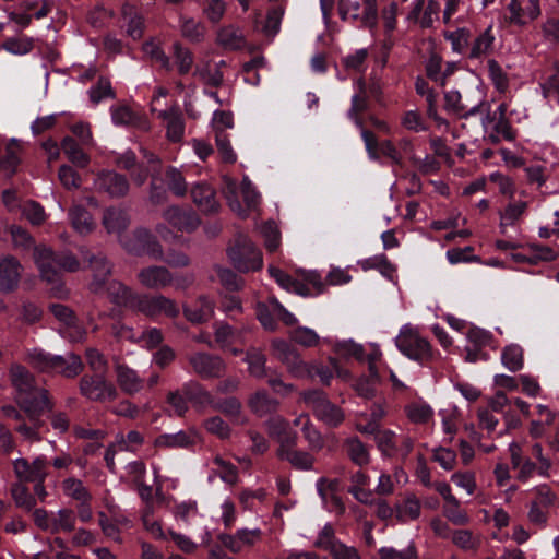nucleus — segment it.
<instances>
[{
  "label": "nucleus",
  "mask_w": 559,
  "mask_h": 559,
  "mask_svg": "<svg viewBox=\"0 0 559 559\" xmlns=\"http://www.w3.org/2000/svg\"><path fill=\"white\" fill-rule=\"evenodd\" d=\"M10 377L16 390V401L32 421L50 407L48 393L34 384V377L23 366L14 364L10 368Z\"/></svg>",
  "instance_id": "nucleus-1"
},
{
  "label": "nucleus",
  "mask_w": 559,
  "mask_h": 559,
  "mask_svg": "<svg viewBox=\"0 0 559 559\" xmlns=\"http://www.w3.org/2000/svg\"><path fill=\"white\" fill-rule=\"evenodd\" d=\"M34 261L39 269L41 277L48 283L57 282L61 270L75 272L80 267L78 259L72 253H62L57 257L46 246L35 247Z\"/></svg>",
  "instance_id": "nucleus-2"
},
{
  "label": "nucleus",
  "mask_w": 559,
  "mask_h": 559,
  "mask_svg": "<svg viewBox=\"0 0 559 559\" xmlns=\"http://www.w3.org/2000/svg\"><path fill=\"white\" fill-rule=\"evenodd\" d=\"M223 193L230 210L242 217L247 215V211L254 210L261 199L248 177H243L240 186L236 180L224 177Z\"/></svg>",
  "instance_id": "nucleus-3"
},
{
  "label": "nucleus",
  "mask_w": 559,
  "mask_h": 559,
  "mask_svg": "<svg viewBox=\"0 0 559 559\" xmlns=\"http://www.w3.org/2000/svg\"><path fill=\"white\" fill-rule=\"evenodd\" d=\"M228 257L233 265L240 272H254L262 267L261 251L246 236H239L228 250Z\"/></svg>",
  "instance_id": "nucleus-4"
},
{
  "label": "nucleus",
  "mask_w": 559,
  "mask_h": 559,
  "mask_svg": "<svg viewBox=\"0 0 559 559\" xmlns=\"http://www.w3.org/2000/svg\"><path fill=\"white\" fill-rule=\"evenodd\" d=\"M395 344L400 352L411 359L424 362L431 358L430 344L409 324L402 326L395 337Z\"/></svg>",
  "instance_id": "nucleus-5"
},
{
  "label": "nucleus",
  "mask_w": 559,
  "mask_h": 559,
  "mask_svg": "<svg viewBox=\"0 0 559 559\" xmlns=\"http://www.w3.org/2000/svg\"><path fill=\"white\" fill-rule=\"evenodd\" d=\"M340 14L343 20L373 28L377 24L378 11L376 0H340Z\"/></svg>",
  "instance_id": "nucleus-6"
},
{
  "label": "nucleus",
  "mask_w": 559,
  "mask_h": 559,
  "mask_svg": "<svg viewBox=\"0 0 559 559\" xmlns=\"http://www.w3.org/2000/svg\"><path fill=\"white\" fill-rule=\"evenodd\" d=\"M374 442L384 457L406 459L414 447V441L409 436H399L391 429L377 430Z\"/></svg>",
  "instance_id": "nucleus-7"
},
{
  "label": "nucleus",
  "mask_w": 559,
  "mask_h": 559,
  "mask_svg": "<svg viewBox=\"0 0 559 559\" xmlns=\"http://www.w3.org/2000/svg\"><path fill=\"white\" fill-rule=\"evenodd\" d=\"M131 310L139 311L146 317L155 318L164 314L169 318H176L180 310L178 305L163 295H135Z\"/></svg>",
  "instance_id": "nucleus-8"
},
{
  "label": "nucleus",
  "mask_w": 559,
  "mask_h": 559,
  "mask_svg": "<svg viewBox=\"0 0 559 559\" xmlns=\"http://www.w3.org/2000/svg\"><path fill=\"white\" fill-rule=\"evenodd\" d=\"M80 393L94 402H110L117 399L118 391L103 373L85 374L80 380Z\"/></svg>",
  "instance_id": "nucleus-9"
},
{
  "label": "nucleus",
  "mask_w": 559,
  "mask_h": 559,
  "mask_svg": "<svg viewBox=\"0 0 559 559\" xmlns=\"http://www.w3.org/2000/svg\"><path fill=\"white\" fill-rule=\"evenodd\" d=\"M120 242L123 248L132 254H147L156 260L163 259V250L160 245L145 228L136 229L131 237L120 238Z\"/></svg>",
  "instance_id": "nucleus-10"
},
{
  "label": "nucleus",
  "mask_w": 559,
  "mask_h": 559,
  "mask_svg": "<svg viewBox=\"0 0 559 559\" xmlns=\"http://www.w3.org/2000/svg\"><path fill=\"white\" fill-rule=\"evenodd\" d=\"M508 111L507 104H500L493 111L492 116H488L484 124L488 130V139L491 143L497 144L501 140L513 141L515 135L509 120L506 118Z\"/></svg>",
  "instance_id": "nucleus-11"
},
{
  "label": "nucleus",
  "mask_w": 559,
  "mask_h": 559,
  "mask_svg": "<svg viewBox=\"0 0 559 559\" xmlns=\"http://www.w3.org/2000/svg\"><path fill=\"white\" fill-rule=\"evenodd\" d=\"M188 361L193 372L204 379L219 378L226 369L221 357L204 352H195L189 355Z\"/></svg>",
  "instance_id": "nucleus-12"
},
{
  "label": "nucleus",
  "mask_w": 559,
  "mask_h": 559,
  "mask_svg": "<svg viewBox=\"0 0 559 559\" xmlns=\"http://www.w3.org/2000/svg\"><path fill=\"white\" fill-rule=\"evenodd\" d=\"M262 531L258 527L255 528H238L233 534H219L218 540L222 545L227 548L229 551L234 554L241 552L247 548H251L255 546L262 538Z\"/></svg>",
  "instance_id": "nucleus-13"
},
{
  "label": "nucleus",
  "mask_w": 559,
  "mask_h": 559,
  "mask_svg": "<svg viewBox=\"0 0 559 559\" xmlns=\"http://www.w3.org/2000/svg\"><path fill=\"white\" fill-rule=\"evenodd\" d=\"M361 138L370 159L378 160L379 155L382 154L383 156L388 157L392 164H402L403 156L400 153L397 145H395L392 141L384 140L382 142H378L376 135L366 129L361 130Z\"/></svg>",
  "instance_id": "nucleus-14"
},
{
  "label": "nucleus",
  "mask_w": 559,
  "mask_h": 559,
  "mask_svg": "<svg viewBox=\"0 0 559 559\" xmlns=\"http://www.w3.org/2000/svg\"><path fill=\"white\" fill-rule=\"evenodd\" d=\"M50 463L43 455L37 456L32 463L26 459L20 457L13 462V468L16 477L21 481L34 483L45 480L48 476Z\"/></svg>",
  "instance_id": "nucleus-15"
},
{
  "label": "nucleus",
  "mask_w": 559,
  "mask_h": 559,
  "mask_svg": "<svg viewBox=\"0 0 559 559\" xmlns=\"http://www.w3.org/2000/svg\"><path fill=\"white\" fill-rule=\"evenodd\" d=\"M507 9L509 23L516 26H525L540 15L538 0H510Z\"/></svg>",
  "instance_id": "nucleus-16"
},
{
  "label": "nucleus",
  "mask_w": 559,
  "mask_h": 559,
  "mask_svg": "<svg viewBox=\"0 0 559 559\" xmlns=\"http://www.w3.org/2000/svg\"><path fill=\"white\" fill-rule=\"evenodd\" d=\"M269 436L278 444V449L294 448L297 442V433L292 430L290 424L283 416L275 415L265 421Z\"/></svg>",
  "instance_id": "nucleus-17"
},
{
  "label": "nucleus",
  "mask_w": 559,
  "mask_h": 559,
  "mask_svg": "<svg viewBox=\"0 0 559 559\" xmlns=\"http://www.w3.org/2000/svg\"><path fill=\"white\" fill-rule=\"evenodd\" d=\"M94 188L98 192H105L111 198H119L127 194L129 183L124 176L115 171H100L95 180Z\"/></svg>",
  "instance_id": "nucleus-18"
},
{
  "label": "nucleus",
  "mask_w": 559,
  "mask_h": 559,
  "mask_svg": "<svg viewBox=\"0 0 559 559\" xmlns=\"http://www.w3.org/2000/svg\"><path fill=\"white\" fill-rule=\"evenodd\" d=\"M164 219L180 231L191 233L200 225V218L192 210L169 206L164 211Z\"/></svg>",
  "instance_id": "nucleus-19"
},
{
  "label": "nucleus",
  "mask_w": 559,
  "mask_h": 559,
  "mask_svg": "<svg viewBox=\"0 0 559 559\" xmlns=\"http://www.w3.org/2000/svg\"><path fill=\"white\" fill-rule=\"evenodd\" d=\"M22 265L12 255L0 258V292H13L21 278Z\"/></svg>",
  "instance_id": "nucleus-20"
},
{
  "label": "nucleus",
  "mask_w": 559,
  "mask_h": 559,
  "mask_svg": "<svg viewBox=\"0 0 559 559\" xmlns=\"http://www.w3.org/2000/svg\"><path fill=\"white\" fill-rule=\"evenodd\" d=\"M115 373L119 388L127 394H136L144 386L143 379L139 376L136 370L126 364L116 362Z\"/></svg>",
  "instance_id": "nucleus-21"
},
{
  "label": "nucleus",
  "mask_w": 559,
  "mask_h": 559,
  "mask_svg": "<svg viewBox=\"0 0 559 559\" xmlns=\"http://www.w3.org/2000/svg\"><path fill=\"white\" fill-rule=\"evenodd\" d=\"M139 282L146 288L159 289L169 286L174 277L165 266H147L138 274Z\"/></svg>",
  "instance_id": "nucleus-22"
},
{
  "label": "nucleus",
  "mask_w": 559,
  "mask_h": 559,
  "mask_svg": "<svg viewBox=\"0 0 559 559\" xmlns=\"http://www.w3.org/2000/svg\"><path fill=\"white\" fill-rule=\"evenodd\" d=\"M191 198L193 203L203 213L217 212L219 204L216 200L215 190L205 182H198L191 188Z\"/></svg>",
  "instance_id": "nucleus-23"
},
{
  "label": "nucleus",
  "mask_w": 559,
  "mask_h": 559,
  "mask_svg": "<svg viewBox=\"0 0 559 559\" xmlns=\"http://www.w3.org/2000/svg\"><path fill=\"white\" fill-rule=\"evenodd\" d=\"M199 433L194 429L179 430L175 433H164L155 439L154 444L158 448H188L195 444Z\"/></svg>",
  "instance_id": "nucleus-24"
},
{
  "label": "nucleus",
  "mask_w": 559,
  "mask_h": 559,
  "mask_svg": "<svg viewBox=\"0 0 559 559\" xmlns=\"http://www.w3.org/2000/svg\"><path fill=\"white\" fill-rule=\"evenodd\" d=\"M343 448L348 460L358 467H365L371 462L370 447L358 437L344 440Z\"/></svg>",
  "instance_id": "nucleus-25"
},
{
  "label": "nucleus",
  "mask_w": 559,
  "mask_h": 559,
  "mask_svg": "<svg viewBox=\"0 0 559 559\" xmlns=\"http://www.w3.org/2000/svg\"><path fill=\"white\" fill-rule=\"evenodd\" d=\"M248 407L258 417H264L277 412L278 400L272 397L265 390H259L248 399Z\"/></svg>",
  "instance_id": "nucleus-26"
},
{
  "label": "nucleus",
  "mask_w": 559,
  "mask_h": 559,
  "mask_svg": "<svg viewBox=\"0 0 559 559\" xmlns=\"http://www.w3.org/2000/svg\"><path fill=\"white\" fill-rule=\"evenodd\" d=\"M51 373H58L66 378H74L83 370L81 357L74 353L66 356L55 355Z\"/></svg>",
  "instance_id": "nucleus-27"
},
{
  "label": "nucleus",
  "mask_w": 559,
  "mask_h": 559,
  "mask_svg": "<svg viewBox=\"0 0 559 559\" xmlns=\"http://www.w3.org/2000/svg\"><path fill=\"white\" fill-rule=\"evenodd\" d=\"M219 477L228 485L238 483V468L229 461L225 460L222 455L216 454L212 459L211 474L209 480L212 481L213 477Z\"/></svg>",
  "instance_id": "nucleus-28"
},
{
  "label": "nucleus",
  "mask_w": 559,
  "mask_h": 559,
  "mask_svg": "<svg viewBox=\"0 0 559 559\" xmlns=\"http://www.w3.org/2000/svg\"><path fill=\"white\" fill-rule=\"evenodd\" d=\"M216 41L219 46L228 50H238L246 46L243 32L236 25H227L219 28Z\"/></svg>",
  "instance_id": "nucleus-29"
},
{
  "label": "nucleus",
  "mask_w": 559,
  "mask_h": 559,
  "mask_svg": "<svg viewBox=\"0 0 559 559\" xmlns=\"http://www.w3.org/2000/svg\"><path fill=\"white\" fill-rule=\"evenodd\" d=\"M22 144L16 139H11L5 147V155L0 158V173L5 176L15 174L17 166L21 162Z\"/></svg>",
  "instance_id": "nucleus-30"
},
{
  "label": "nucleus",
  "mask_w": 559,
  "mask_h": 559,
  "mask_svg": "<svg viewBox=\"0 0 559 559\" xmlns=\"http://www.w3.org/2000/svg\"><path fill=\"white\" fill-rule=\"evenodd\" d=\"M130 218L122 209L109 207L104 212L103 225L108 234H116L120 237L121 233L128 227Z\"/></svg>",
  "instance_id": "nucleus-31"
},
{
  "label": "nucleus",
  "mask_w": 559,
  "mask_h": 559,
  "mask_svg": "<svg viewBox=\"0 0 559 559\" xmlns=\"http://www.w3.org/2000/svg\"><path fill=\"white\" fill-rule=\"evenodd\" d=\"M215 305L207 297H200L194 307H185L183 313L192 323H203L214 316Z\"/></svg>",
  "instance_id": "nucleus-32"
},
{
  "label": "nucleus",
  "mask_w": 559,
  "mask_h": 559,
  "mask_svg": "<svg viewBox=\"0 0 559 559\" xmlns=\"http://www.w3.org/2000/svg\"><path fill=\"white\" fill-rule=\"evenodd\" d=\"M158 117L166 122L167 138L171 142H179L185 133V122L177 109L159 111Z\"/></svg>",
  "instance_id": "nucleus-33"
},
{
  "label": "nucleus",
  "mask_w": 559,
  "mask_h": 559,
  "mask_svg": "<svg viewBox=\"0 0 559 559\" xmlns=\"http://www.w3.org/2000/svg\"><path fill=\"white\" fill-rule=\"evenodd\" d=\"M90 263L93 270L91 289L94 293H100L105 289V284L111 273V267L104 257H91Z\"/></svg>",
  "instance_id": "nucleus-34"
},
{
  "label": "nucleus",
  "mask_w": 559,
  "mask_h": 559,
  "mask_svg": "<svg viewBox=\"0 0 559 559\" xmlns=\"http://www.w3.org/2000/svg\"><path fill=\"white\" fill-rule=\"evenodd\" d=\"M215 341L221 348H227L235 343H245L243 330L234 329L225 322H217L214 325Z\"/></svg>",
  "instance_id": "nucleus-35"
},
{
  "label": "nucleus",
  "mask_w": 559,
  "mask_h": 559,
  "mask_svg": "<svg viewBox=\"0 0 559 559\" xmlns=\"http://www.w3.org/2000/svg\"><path fill=\"white\" fill-rule=\"evenodd\" d=\"M61 488L66 497L75 500L78 503H91L92 495L82 480L68 477L62 481Z\"/></svg>",
  "instance_id": "nucleus-36"
},
{
  "label": "nucleus",
  "mask_w": 559,
  "mask_h": 559,
  "mask_svg": "<svg viewBox=\"0 0 559 559\" xmlns=\"http://www.w3.org/2000/svg\"><path fill=\"white\" fill-rule=\"evenodd\" d=\"M243 360L248 365V372L250 376L257 379L266 377V356L260 348H248Z\"/></svg>",
  "instance_id": "nucleus-37"
},
{
  "label": "nucleus",
  "mask_w": 559,
  "mask_h": 559,
  "mask_svg": "<svg viewBox=\"0 0 559 559\" xmlns=\"http://www.w3.org/2000/svg\"><path fill=\"white\" fill-rule=\"evenodd\" d=\"M122 17L126 24L127 34L133 39L142 37L144 21L142 15L130 4L122 7Z\"/></svg>",
  "instance_id": "nucleus-38"
},
{
  "label": "nucleus",
  "mask_w": 559,
  "mask_h": 559,
  "mask_svg": "<svg viewBox=\"0 0 559 559\" xmlns=\"http://www.w3.org/2000/svg\"><path fill=\"white\" fill-rule=\"evenodd\" d=\"M179 28L182 37L191 43L202 41L206 32L202 22L185 15L179 16Z\"/></svg>",
  "instance_id": "nucleus-39"
},
{
  "label": "nucleus",
  "mask_w": 559,
  "mask_h": 559,
  "mask_svg": "<svg viewBox=\"0 0 559 559\" xmlns=\"http://www.w3.org/2000/svg\"><path fill=\"white\" fill-rule=\"evenodd\" d=\"M404 411L408 420L416 425L428 424L433 417V409L424 401L408 403Z\"/></svg>",
  "instance_id": "nucleus-40"
},
{
  "label": "nucleus",
  "mask_w": 559,
  "mask_h": 559,
  "mask_svg": "<svg viewBox=\"0 0 559 559\" xmlns=\"http://www.w3.org/2000/svg\"><path fill=\"white\" fill-rule=\"evenodd\" d=\"M183 392L192 405L199 411L207 406L214 408L215 402L210 392L203 390L198 383L190 382L183 386Z\"/></svg>",
  "instance_id": "nucleus-41"
},
{
  "label": "nucleus",
  "mask_w": 559,
  "mask_h": 559,
  "mask_svg": "<svg viewBox=\"0 0 559 559\" xmlns=\"http://www.w3.org/2000/svg\"><path fill=\"white\" fill-rule=\"evenodd\" d=\"M492 27H487L473 41L468 57L471 59H479L488 56L493 50L495 35Z\"/></svg>",
  "instance_id": "nucleus-42"
},
{
  "label": "nucleus",
  "mask_w": 559,
  "mask_h": 559,
  "mask_svg": "<svg viewBox=\"0 0 559 559\" xmlns=\"http://www.w3.org/2000/svg\"><path fill=\"white\" fill-rule=\"evenodd\" d=\"M314 416L330 427H337L344 421L345 415L341 407L329 400L318 406Z\"/></svg>",
  "instance_id": "nucleus-43"
},
{
  "label": "nucleus",
  "mask_w": 559,
  "mask_h": 559,
  "mask_svg": "<svg viewBox=\"0 0 559 559\" xmlns=\"http://www.w3.org/2000/svg\"><path fill=\"white\" fill-rule=\"evenodd\" d=\"M106 290L112 302L126 308H132V304L136 294L133 293L129 287L124 286L120 282L112 281L108 284Z\"/></svg>",
  "instance_id": "nucleus-44"
},
{
  "label": "nucleus",
  "mask_w": 559,
  "mask_h": 559,
  "mask_svg": "<svg viewBox=\"0 0 559 559\" xmlns=\"http://www.w3.org/2000/svg\"><path fill=\"white\" fill-rule=\"evenodd\" d=\"M480 104L468 107L462 102V96L457 91H449L444 94V107L448 111L462 115L473 116L478 112Z\"/></svg>",
  "instance_id": "nucleus-45"
},
{
  "label": "nucleus",
  "mask_w": 559,
  "mask_h": 559,
  "mask_svg": "<svg viewBox=\"0 0 559 559\" xmlns=\"http://www.w3.org/2000/svg\"><path fill=\"white\" fill-rule=\"evenodd\" d=\"M359 265L364 271L378 270L384 277L393 280L396 269L388 260L385 254H377L368 259L359 261Z\"/></svg>",
  "instance_id": "nucleus-46"
},
{
  "label": "nucleus",
  "mask_w": 559,
  "mask_h": 559,
  "mask_svg": "<svg viewBox=\"0 0 559 559\" xmlns=\"http://www.w3.org/2000/svg\"><path fill=\"white\" fill-rule=\"evenodd\" d=\"M277 455L288 461L293 466L300 469H310L313 465V456L305 451H296L294 448L277 449Z\"/></svg>",
  "instance_id": "nucleus-47"
},
{
  "label": "nucleus",
  "mask_w": 559,
  "mask_h": 559,
  "mask_svg": "<svg viewBox=\"0 0 559 559\" xmlns=\"http://www.w3.org/2000/svg\"><path fill=\"white\" fill-rule=\"evenodd\" d=\"M502 365L511 372L521 370L524 366L523 348L518 344H510L502 349Z\"/></svg>",
  "instance_id": "nucleus-48"
},
{
  "label": "nucleus",
  "mask_w": 559,
  "mask_h": 559,
  "mask_svg": "<svg viewBox=\"0 0 559 559\" xmlns=\"http://www.w3.org/2000/svg\"><path fill=\"white\" fill-rule=\"evenodd\" d=\"M73 228L81 235H86L94 229L92 215L82 206L75 205L69 213Z\"/></svg>",
  "instance_id": "nucleus-49"
},
{
  "label": "nucleus",
  "mask_w": 559,
  "mask_h": 559,
  "mask_svg": "<svg viewBox=\"0 0 559 559\" xmlns=\"http://www.w3.org/2000/svg\"><path fill=\"white\" fill-rule=\"evenodd\" d=\"M55 355L46 353L39 348H33L26 352L25 361L34 369L41 372H51Z\"/></svg>",
  "instance_id": "nucleus-50"
},
{
  "label": "nucleus",
  "mask_w": 559,
  "mask_h": 559,
  "mask_svg": "<svg viewBox=\"0 0 559 559\" xmlns=\"http://www.w3.org/2000/svg\"><path fill=\"white\" fill-rule=\"evenodd\" d=\"M75 527V514L70 509H60L51 513L50 533L72 532Z\"/></svg>",
  "instance_id": "nucleus-51"
},
{
  "label": "nucleus",
  "mask_w": 559,
  "mask_h": 559,
  "mask_svg": "<svg viewBox=\"0 0 559 559\" xmlns=\"http://www.w3.org/2000/svg\"><path fill=\"white\" fill-rule=\"evenodd\" d=\"M61 148L68 159L75 166L84 168L90 163V157L72 138H64L61 143Z\"/></svg>",
  "instance_id": "nucleus-52"
},
{
  "label": "nucleus",
  "mask_w": 559,
  "mask_h": 559,
  "mask_svg": "<svg viewBox=\"0 0 559 559\" xmlns=\"http://www.w3.org/2000/svg\"><path fill=\"white\" fill-rule=\"evenodd\" d=\"M221 66H225L224 60H222L215 64L206 63L202 67L197 68L194 75H199L200 79L205 84H209L212 86H219L224 80V74L221 71Z\"/></svg>",
  "instance_id": "nucleus-53"
},
{
  "label": "nucleus",
  "mask_w": 559,
  "mask_h": 559,
  "mask_svg": "<svg viewBox=\"0 0 559 559\" xmlns=\"http://www.w3.org/2000/svg\"><path fill=\"white\" fill-rule=\"evenodd\" d=\"M420 501L415 496H408L396 507V515L402 522L416 520L420 515Z\"/></svg>",
  "instance_id": "nucleus-54"
},
{
  "label": "nucleus",
  "mask_w": 559,
  "mask_h": 559,
  "mask_svg": "<svg viewBox=\"0 0 559 559\" xmlns=\"http://www.w3.org/2000/svg\"><path fill=\"white\" fill-rule=\"evenodd\" d=\"M111 120L115 126H134L138 115L127 105H114L110 107Z\"/></svg>",
  "instance_id": "nucleus-55"
},
{
  "label": "nucleus",
  "mask_w": 559,
  "mask_h": 559,
  "mask_svg": "<svg viewBox=\"0 0 559 559\" xmlns=\"http://www.w3.org/2000/svg\"><path fill=\"white\" fill-rule=\"evenodd\" d=\"M287 372L295 379H313V362L305 361L300 355H297L287 366Z\"/></svg>",
  "instance_id": "nucleus-56"
},
{
  "label": "nucleus",
  "mask_w": 559,
  "mask_h": 559,
  "mask_svg": "<svg viewBox=\"0 0 559 559\" xmlns=\"http://www.w3.org/2000/svg\"><path fill=\"white\" fill-rule=\"evenodd\" d=\"M379 559H418V550L412 542L404 549L397 550L394 547L384 546L378 550Z\"/></svg>",
  "instance_id": "nucleus-57"
},
{
  "label": "nucleus",
  "mask_w": 559,
  "mask_h": 559,
  "mask_svg": "<svg viewBox=\"0 0 559 559\" xmlns=\"http://www.w3.org/2000/svg\"><path fill=\"white\" fill-rule=\"evenodd\" d=\"M335 353L343 358H355L359 361L364 359L362 345L355 343L352 340L338 341L334 344Z\"/></svg>",
  "instance_id": "nucleus-58"
},
{
  "label": "nucleus",
  "mask_w": 559,
  "mask_h": 559,
  "mask_svg": "<svg viewBox=\"0 0 559 559\" xmlns=\"http://www.w3.org/2000/svg\"><path fill=\"white\" fill-rule=\"evenodd\" d=\"M273 356L287 366L299 353L284 340H273L271 343Z\"/></svg>",
  "instance_id": "nucleus-59"
},
{
  "label": "nucleus",
  "mask_w": 559,
  "mask_h": 559,
  "mask_svg": "<svg viewBox=\"0 0 559 559\" xmlns=\"http://www.w3.org/2000/svg\"><path fill=\"white\" fill-rule=\"evenodd\" d=\"M273 356L287 366L299 353L284 340H273L271 343Z\"/></svg>",
  "instance_id": "nucleus-60"
},
{
  "label": "nucleus",
  "mask_w": 559,
  "mask_h": 559,
  "mask_svg": "<svg viewBox=\"0 0 559 559\" xmlns=\"http://www.w3.org/2000/svg\"><path fill=\"white\" fill-rule=\"evenodd\" d=\"M289 336L293 342L304 347H314L320 342L317 332L307 326H299L293 330Z\"/></svg>",
  "instance_id": "nucleus-61"
},
{
  "label": "nucleus",
  "mask_w": 559,
  "mask_h": 559,
  "mask_svg": "<svg viewBox=\"0 0 559 559\" xmlns=\"http://www.w3.org/2000/svg\"><path fill=\"white\" fill-rule=\"evenodd\" d=\"M11 495L15 504L26 511H32L36 506V499L29 493L23 484H14L11 488Z\"/></svg>",
  "instance_id": "nucleus-62"
},
{
  "label": "nucleus",
  "mask_w": 559,
  "mask_h": 559,
  "mask_svg": "<svg viewBox=\"0 0 559 559\" xmlns=\"http://www.w3.org/2000/svg\"><path fill=\"white\" fill-rule=\"evenodd\" d=\"M164 341V335L162 331L157 328H150L144 330L138 337L134 336L135 343H140L141 346L145 349H154L162 346Z\"/></svg>",
  "instance_id": "nucleus-63"
},
{
  "label": "nucleus",
  "mask_w": 559,
  "mask_h": 559,
  "mask_svg": "<svg viewBox=\"0 0 559 559\" xmlns=\"http://www.w3.org/2000/svg\"><path fill=\"white\" fill-rule=\"evenodd\" d=\"M527 203L525 201H516L507 205L500 213L501 227L513 225L525 212Z\"/></svg>",
  "instance_id": "nucleus-64"
}]
</instances>
